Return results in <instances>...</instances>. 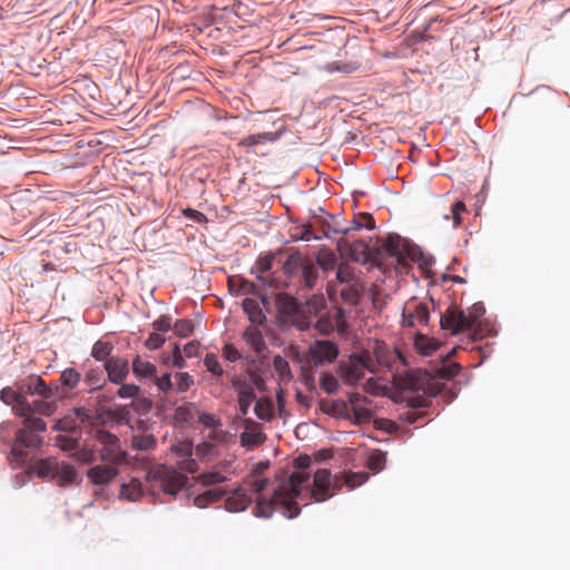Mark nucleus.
Listing matches in <instances>:
<instances>
[{
	"instance_id": "nucleus-1",
	"label": "nucleus",
	"mask_w": 570,
	"mask_h": 570,
	"mask_svg": "<svg viewBox=\"0 0 570 570\" xmlns=\"http://www.w3.org/2000/svg\"><path fill=\"white\" fill-rule=\"evenodd\" d=\"M312 460L308 455H299L293 461L296 471L291 474L282 471L278 485L274 489L271 499L258 498L254 509L256 517L268 518L276 509H282L283 514L288 519L299 514V507L296 498L301 495L303 487H309V473L305 470L311 466Z\"/></svg>"
},
{
	"instance_id": "nucleus-2",
	"label": "nucleus",
	"mask_w": 570,
	"mask_h": 570,
	"mask_svg": "<svg viewBox=\"0 0 570 570\" xmlns=\"http://www.w3.org/2000/svg\"><path fill=\"white\" fill-rule=\"evenodd\" d=\"M485 308L481 302L474 303L466 311L456 306H450L441 316L440 324L455 335L461 332L473 330L479 320L484 315Z\"/></svg>"
},
{
	"instance_id": "nucleus-3",
	"label": "nucleus",
	"mask_w": 570,
	"mask_h": 570,
	"mask_svg": "<svg viewBox=\"0 0 570 570\" xmlns=\"http://www.w3.org/2000/svg\"><path fill=\"white\" fill-rule=\"evenodd\" d=\"M23 417V428L17 432L11 450L12 455L19 462L26 459L27 449H37L42 444V436L39 435V432H45L47 429L46 422L40 417H30V415Z\"/></svg>"
},
{
	"instance_id": "nucleus-4",
	"label": "nucleus",
	"mask_w": 570,
	"mask_h": 570,
	"mask_svg": "<svg viewBox=\"0 0 570 570\" xmlns=\"http://www.w3.org/2000/svg\"><path fill=\"white\" fill-rule=\"evenodd\" d=\"M365 372H374V360L370 350L352 354L346 361H341L336 367L337 375L348 385L358 383Z\"/></svg>"
},
{
	"instance_id": "nucleus-5",
	"label": "nucleus",
	"mask_w": 570,
	"mask_h": 570,
	"mask_svg": "<svg viewBox=\"0 0 570 570\" xmlns=\"http://www.w3.org/2000/svg\"><path fill=\"white\" fill-rule=\"evenodd\" d=\"M341 479L338 476L332 478L331 471L327 469H318L313 476V483L306 489L309 498L315 502H324L335 495L340 490Z\"/></svg>"
},
{
	"instance_id": "nucleus-6",
	"label": "nucleus",
	"mask_w": 570,
	"mask_h": 570,
	"mask_svg": "<svg viewBox=\"0 0 570 570\" xmlns=\"http://www.w3.org/2000/svg\"><path fill=\"white\" fill-rule=\"evenodd\" d=\"M94 439L99 445L97 452L102 463L119 465L126 461V452L121 450L117 435L98 429L94 432Z\"/></svg>"
},
{
	"instance_id": "nucleus-7",
	"label": "nucleus",
	"mask_w": 570,
	"mask_h": 570,
	"mask_svg": "<svg viewBox=\"0 0 570 570\" xmlns=\"http://www.w3.org/2000/svg\"><path fill=\"white\" fill-rule=\"evenodd\" d=\"M148 482H157L164 493L175 497L186 484L188 478L175 469L158 465L147 474Z\"/></svg>"
},
{
	"instance_id": "nucleus-8",
	"label": "nucleus",
	"mask_w": 570,
	"mask_h": 570,
	"mask_svg": "<svg viewBox=\"0 0 570 570\" xmlns=\"http://www.w3.org/2000/svg\"><path fill=\"white\" fill-rule=\"evenodd\" d=\"M374 360V374L381 370H392L399 362L406 365V360L397 348H392L382 341H375L370 350Z\"/></svg>"
},
{
	"instance_id": "nucleus-9",
	"label": "nucleus",
	"mask_w": 570,
	"mask_h": 570,
	"mask_svg": "<svg viewBox=\"0 0 570 570\" xmlns=\"http://www.w3.org/2000/svg\"><path fill=\"white\" fill-rule=\"evenodd\" d=\"M19 390L24 394L39 395L42 399H51L60 394V387L57 384H47L39 375H29L26 377Z\"/></svg>"
},
{
	"instance_id": "nucleus-10",
	"label": "nucleus",
	"mask_w": 570,
	"mask_h": 570,
	"mask_svg": "<svg viewBox=\"0 0 570 570\" xmlns=\"http://www.w3.org/2000/svg\"><path fill=\"white\" fill-rule=\"evenodd\" d=\"M404 249L403 239L399 235H389L380 246L375 247L373 263L380 267L386 257H395L397 262H401Z\"/></svg>"
},
{
	"instance_id": "nucleus-11",
	"label": "nucleus",
	"mask_w": 570,
	"mask_h": 570,
	"mask_svg": "<svg viewBox=\"0 0 570 570\" xmlns=\"http://www.w3.org/2000/svg\"><path fill=\"white\" fill-rule=\"evenodd\" d=\"M131 430L132 435L130 445L134 450L150 451L155 449L157 440L151 431V425L148 422L138 420Z\"/></svg>"
},
{
	"instance_id": "nucleus-12",
	"label": "nucleus",
	"mask_w": 570,
	"mask_h": 570,
	"mask_svg": "<svg viewBox=\"0 0 570 570\" xmlns=\"http://www.w3.org/2000/svg\"><path fill=\"white\" fill-rule=\"evenodd\" d=\"M430 320L429 307L424 303L409 302L403 307L402 325L404 327H416L428 325Z\"/></svg>"
},
{
	"instance_id": "nucleus-13",
	"label": "nucleus",
	"mask_w": 570,
	"mask_h": 570,
	"mask_svg": "<svg viewBox=\"0 0 570 570\" xmlns=\"http://www.w3.org/2000/svg\"><path fill=\"white\" fill-rule=\"evenodd\" d=\"M308 355L315 366L332 363L338 355V346L328 340L316 341L309 347Z\"/></svg>"
},
{
	"instance_id": "nucleus-14",
	"label": "nucleus",
	"mask_w": 570,
	"mask_h": 570,
	"mask_svg": "<svg viewBox=\"0 0 570 570\" xmlns=\"http://www.w3.org/2000/svg\"><path fill=\"white\" fill-rule=\"evenodd\" d=\"M230 385L237 393L240 414L246 415L250 404L256 397L252 383L248 382L244 376L234 375L230 377Z\"/></svg>"
},
{
	"instance_id": "nucleus-15",
	"label": "nucleus",
	"mask_w": 570,
	"mask_h": 570,
	"mask_svg": "<svg viewBox=\"0 0 570 570\" xmlns=\"http://www.w3.org/2000/svg\"><path fill=\"white\" fill-rule=\"evenodd\" d=\"M337 249L341 253L348 252L351 257L356 262H373L375 256V247H370L364 240H355L350 243L346 238L337 242Z\"/></svg>"
},
{
	"instance_id": "nucleus-16",
	"label": "nucleus",
	"mask_w": 570,
	"mask_h": 570,
	"mask_svg": "<svg viewBox=\"0 0 570 570\" xmlns=\"http://www.w3.org/2000/svg\"><path fill=\"white\" fill-rule=\"evenodd\" d=\"M119 474L117 464L102 463L91 466L86 476L95 485H107Z\"/></svg>"
},
{
	"instance_id": "nucleus-17",
	"label": "nucleus",
	"mask_w": 570,
	"mask_h": 570,
	"mask_svg": "<svg viewBox=\"0 0 570 570\" xmlns=\"http://www.w3.org/2000/svg\"><path fill=\"white\" fill-rule=\"evenodd\" d=\"M0 399L8 405H12L14 413L18 416L30 415V403L27 401L26 395L20 391H14L11 387H6L0 392Z\"/></svg>"
},
{
	"instance_id": "nucleus-18",
	"label": "nucleus",
	"mask_w": 570,
	"mask_h": 570,
	"mask_svg": "<svg viewBox=\"0 0 570 570\" xmlns=\"http://www.w3.org/2000/svg\"><path fill=\"white\" fill-rule=\"evenodd\" d=\"M104 368L107 372V380L115 384H121L129 373L128 361L118 356L106 360Z\"/></svg>"
},
{
	"instance_id": "nucleus-19",
	"label": "nucleus",
	"mask_w": 570,
	"mask_h": 570,
	"mask_svg": "<svg viewBox=\"0 0 570 570\" xmlns=\"http://www.w3.org/2000/svg\"><path fill=\"white\" fill-rule=\"evenodd\" d=\"M147 488L140 479L130 478L128 482H124L120 487L119 498L130 502L140 500L146 494Z\"/></svg>"
},
{
	"instance_id": "nucleus-20",
	"label": "nucleus",
	"mask_w": 570,
	"mask_h": 570,
	"mask_svg": "<svg viewBox=\"0 0 570 570\" xmlns=\"http://www.w3.org/2000/svg\"><path fill=\"white\" fill-rule=\"evenodd\" d=\"M464 213H466L465 204L462 200H456L441 213V220L444 225L451 223L452 228H458L462 224Z\"/></svg>"
},
{
	"instance_id": "nucleus-21",
	"label": "nucleus",
	"mask_w": 570,
	"mask_h": 570,
	"mask_svg": "<svg viewBox=\"0 0 570 570\" xmlns=\"http://www.w3.org/2000/svg\"><path fill=\"white\" fill-rule=\"evenodd\" d=\"M252 498L242 488H237L225 501L226 510L230 512L244 511L250 503Z\"/></svg>"
},
{
	"instance_id": "nucleus-22",
	"label": "nucleus",
	"mask_w": 570,
	"mask_h": 570,
	"mask_svg": "<svg viewBox=\"0 0 570 570\" xmlns=\"http://www.w3.org/2000/svg\"><path fill=\"white\" fill-rule=\"evenodd\" d=\"M266 436L259 431L254 422H248L245 431L240 434V443L248 449L256 448L265 441Z\"/></svg>"
},
{
	"instance_id": "nucleus-23",
	"label": "nucleus",
	"mask_w": 570,
	"mask_h": 570,
	"mask_svg": "<svg viewBox=\"0 0 570 570\" xmlns=\"http://www.w3.org/2000/svg\"><path fill=\"white\" fill-rule=\"evenodd\" d=\"M243 338L257 354L267 348L264 336L256 326L246 327L243 332Z\"/></svg>"
},
{
	"instance_id": "nucleus-24",
	"label": "nucleus",
	"mask_w": 570,
	"mask_h": 570,
	"mask_svg": "<svg viewBox=\"0 0 570 570\" xmlns=\"http://www.w3.org/2000/svg\"><path fill=\"white\" fill-rule=\"evenodd\" d=\"M59 462L56 458L41 459L36 461L31 469L40 478L53 479L58 471Z\"/></svg>"
},
{
	"instance_id": "nucleus-25",
	"label": "nucleus",
	"mask_w": 570,
	"mask_h": 570,
	"mask_svg": "<svg viewBox=\"0 0 570 570\" xmlns=\"http://www.w3.org/2000/svg\"><path fill=\"white\" fill-rule=\"evenodd\" d=\"M274 262V255H267L265 257H261L256 262V269L258 272L257 278L265 285H268L269 287H277L276 284H274L273 277L269 275V272L273 267Z\"/></svg>"
},
{
	"instance_id": "nucleus-26",
	"label": "nucleus",
	"mask_w": 570,
	"mask_h": 570,
	"mask_svg": "<svg viewBox=\"0 0 570 570\" xmlns=\"http://www.w3.org/2000/svg\"><path fill=\"white\" fill-rule=\"evenodd\" d=\"M301 285L306 289H313L316 286L318 279V269L314 262L309 258L299 271Z\"/></svg>"
},
{
	"instance_id": "nucleus-27",
	"label": "nucleus",
	"mask_w": 570,
	"mask_h": 570,
	"mask_svg": "<svg viewBox=\"0 0 570 570\" xmlns=\"http://www.w3.org/2000/svg\"><path fill=\"white\" fill-rule=\"evenodd\" d=\"M106 382L107 379L104 376V371L99 367L89 368L85 373L83 383L87 386V392L89 393L101 390Z\"/></svg>"
},
{
	"instance_id": "nucleus-28",
	"label": "nucleus",
	"mask_w": 570,
	"mask_h": 570,
	"mask_svg": "<svg viewBox=\"0 0 570 570\" xmlns=\"http://www.w3.org/2000/svg\"><path fill=\"white\" fill-rule=\"evenodd\" d=\"M309 259L307 256H303L301 252L293 250L283 265L284 273L288 276H293L298 273L305 263Z\"/></svg>"
},
{
	"instance_id": "nucleus-29",
	"label": "nucleus",
	"mask_w": 570,
	"mask_h": 570,
	"mask_svg": "<svg viewBox=\"0 0 570 570\" xmlns=\"http://www.w3.org/2000/svg\"><path fill=\"white\" fill-rule=\"evenodd\" d=\"M57 470L53 480H57L62 487L71 484L77 476L76 468L66 462H59Z\"/></svg>"
},
{
	"instance_id": "nucleus-30",
	"label": "nucleus",
	"mask_w": 570,
	"mask_h": 570,
	"mask_svg": "<svg viewBox=\"0 0 570 570\" xmlns=\"http://www.w3.org/2000/svg\"><path fill=\"white\" fill-rule=\"evenodd\" d=\"M414 346L420 354L428 356L438 350L439 342L419 333L414 338Z\"/></svg>"
},
{
	"instance_id": "nucleus-31",
	"label": "nucleus",
	"mask_w": 570,
	"mask_h": 570,
	"mask_svg": "<svg viewBox=\"0 0 570 570\" xmlns=\"http://www.w3.org/2000/svg\"><path fill=\"white\" fill-rule=\"evenodd\" d=\"M242 306L252 323L262 324L264 322L265 315L255 299L245 298Z\"/></svg>"
},
{
	"instance_id": "nucleus-32",
	"label": "nucleus",
	"mask_w": 570,
	"mask_h": 570,
	"mask_svg": "<svg viewBox=\"0 0 570 570\" xmlns=\"http://www.w3.org/2000/svg\"><path fill=\"white\" fill-rule=\"evenodd\" d=\"M273 367L278 376L279 382L288 383L293 379L289 363L281 355H275L273 358Z\"/></svg>"
},
{
	"instance_id": "nucleus-33",
	"label": "nucleus",
	"mask_w": 570,
	"mask_h": 570,
	"mask_svg": "<svg viewBox=\"0 0 570 570\" xmlns=\"http://www.w3.org/2000/svg\"><path fill=\"white\" fill-rule=\"evenodd\" d=\"M225 495V491L215 488L205 491L194 499V504L200 509L206 508L209 503L219 501Z\"/></svg>"
},
{
	"instance_id": "nucleus-34",
	"label": "nucleus",
	"mask_w": 570,
	"mask_h": 570,
	"mask_svg": "<svg viewBox=\"0 0 570 570\" xmlns=\"http://www.w3.org/2000/svg\"><path fill=\"white\" fill-rule=\"evenodd\" d=\"M132 372L138 377H154L156 375V366L140 356H136L132 361Z\"/></svg>"
},
{
	"instance_id": "nucleus-35",
	"label": "nucleus",
	"mask_w": 570,
	"mask_h": 570,
	"mask_svg": "<svg viewBox=\"0 0 570 570\" xmlns=\"http://www.w3.org/2000/svg\"><path fill=\"white\" fill-rule=\"evenodd\" d=\"M49 399L36 400L30 403V415L33 413L42 414L46 416H50L58 409L57 401H48Z\"/></svg>"
},
{
	"instance_id": "nucleus-36",
	"label": "nucleus",
	"mask_w": 570,
	"mask_h": 570,
	"mask_svg": "<svg viewBox=\"0 0 570 570\" xmlns=\"http://www.w3.org/2000/svg\"><path fill=\"white\" fill-rule=\"evenodd\" d=\"M59 381L63 389L73 390L80 383L81 375L77 370L68 367L61 372Z\"/></svg>"
},
{
	"instance_id": "nucleus-37",
	"label": "nucleus",
	"mask_w": 570,
	"mask_h": 570,
	"mask_svg": "<svg viewBox=\"0 0 570 570\" xmlns=\"http://www.w3.org/2000/svg\"><path fill=\"white\" fill-rule=\"evenodd\" d=\"M112 350H114V345L110 342L99 340L92 346L91 356L96 361L106 362V360L111 357L110 354H111Z\"/></svg>"
},
{
	"instance_id": "nucleus-38",
	"label": "nucleus",
	"mask_w": 570,
	"mask_h": 570,
	"mask_svg": "<svg viewBox=\"0 0 570 570\" xmlns=\"http://www.w3.org/2000/svg\"><path fill=\"white\" fill-rule=\"evenodd\" d=\"M276 139V135L273 132H261L256 135H249L244 137L238 145L242 147H253L259 144H266L268 141H274Z\"/></svg>"
},
{
	"instance_id": "nucleus-39",
	"label": "nucleus",
	"mask_w": 570,
	"mask_h": 570,
	"mask_svg": "<svg viewBox=\"0 0 570 570\" xmlns=\"http://www.w3.org/2000/svg\"><path fill=\"white\" fill-rule=\"evenodd\" d=\"M337 264L336 255L327 249L320 250L316 258V266H320L324 272L334 269Z\"/></svg>"
},
{
	"instance_id": "nucleus-40",
	"label": "nucleus",
	"mask_w": 570,
	"mask_h": 570,
	"mask_svg": "<svg viewBox=\"0 0 570 570\" xmlns=\"http://www.w3.org/2000/svg\"><path fill=\"white\" fill-rule=\"evenodd\" d=\"M336 279L341 284H345V285L357 283V279L354 274V268L346 263H341L337 266Z\"/></svg>"
},
{
	"instance_id": "nucleus-41",
	"label": "nucleus",
	"mask_w": 570,
	"mask_h": 570,
	"mask_svg": "<svg viewBox=\"0 0 570 570\" xmlns=\"http://www.w3.org/2000/svg\"><path fill=\"white\" fill-rule=\"evenodd\" d=\"M204 365L208 372H210L217 379H220L225 371L218 361V357L214 353H207L204 357Z\"/></svg>"
},
{
	"instance_id": "nucleus-42",
	"label": "nucleus",
	"mask_w": 570,
	"mask_h": 570,
	"mask_svg": "<svg viewBox=\"0 0 570 570\" xmlns=\"http://www.w3.org/2000/svg\"><path fill=\"white\" fill-rule=\"evenodd\" d=\"M386 463V455L380 450L372 452L367 459V468L373 472H380L384 469Z\"/></svg>"
},
{
	"instance_id": "nucleus-43",
	"label": "nucleus",
	"mask_w": 570,
	"mask_h": 570,
	"mask_svg": "<svg viewBox=\"0 0 570 570\" xmlns=\"http://www.w3.org/2000/svg\"><path fill=\"white\" fill-rule=\"evenodd\" d=\"M354 227L352 229L358 230L361 228H367L373 229L375 227L374 218L371 214L364 213L360 214L355 219L353 220ZM351 230V228H346L343 234L347 235V233Z\"/></svg>"
},
{
	"instance_id": "nucleus-44",
	"label": "nucleus",
	"mask_w": 570,
	"mask_h": 570,
	"mask_svg": "<svg viewBox=\"0 0 570 570\" xmlns=\"http://www.w3.org/2000/svg\"><path fill=\"white\" fill-rule=\"evenodd\" d=\"M341 297L350 305H356L360 298L357 283L348 284L341 291Z\"/></svg>"
},
{
	"instance_id": "nucleus-45",
	"label": "nucleus",
	"mask_w": 570,
	"mask_h": 570,
	"mask_svg": "<svg viewBox=\"0 0 570 570\" xmlns=\"http://www.w3.org/2000/svg\"><path fill=\"white\" fill-rule=\"evenodd\" d=\"M320 386L326 393L333 394L338 390L340 384H338L337 379L333 374L325 372V373H322V375H321Z\"/></svg>"
},
{
	"instance_id": "nucleus-46",
	"label": "nucleus",
	"mask_w": 570,
	"mask_h": 570,
	"mask_svg": "<svg viewBox=\"0 0 570 570\" xmlns=\"http://www.w3.org/2000/svg\"><path fill=\"white\" fill-rule=\"evenodd\" d=\"M56 445L62 451H75L78 449V438L59 434L56 436Z\"/></svg>"
},
{
	"instance_id": "nucleus-47",
	"label": "nucleus",
	"mask_w": 570,
	"mask_h": 570,
	"mask_svg": "<svg viewBox=\"0 0 570 570\" xmlns=\"http://www.w3.org/2000/svg\"><path fill=\"white\" fill-rule=\"evenodd\" d=\"M71 458L82 464H88V463H92L97 456H96V452L92 449L82 448V449L75 450L71 453Z\"/></svg>"
},
{
	"instance_id": "nucleus-48",
	"label": "nucleus",
	"mask_w": 570,
	"mask_h": 570,
	"mask_svg": "<svg viewBox=\"0 0 570 570\" xmlns=\"http://www.w3.org/2000/svg\"><path fill=\"white\" fill-rule=\"evenodd\" d=\"M78 428L79 424L71 413L57 421L53 426V429L65 432H75Z\"/></svg>"
},
{
	"instance_id": "nucleus-49",
	"label": "nucleus",
	"mask_w": 570,
	"mask_h": 570,
	"mask_svg": "<svg viewBox=\"0 0 570 570\" xmlns=\"http://www.w3.org/2000/svg\"><path fill=\"white\" fill-rule=\"evenodd\" d=\"M198 479L202 482V484H204L206 487L218 484V483L225 482L227 480V478L224 474H222L219 471H209V472L203 473L198 476Z\"/></svg>"
},
{
	"instance_id": "nucleus-50",
	"label": "nucleus",
	"mask_w": 570,
	"mask_h": 570,
	"mask_svg": "<svg viewBox=\"0 0 570 570\" xmlns=\"http://www.w3.org/2000/svg\"><path fill=\"white\" fill-rule=\"evenodd\" d=\"M175 379V385L178 392H186L194 384L193 376L187 372H177Z\"/></svg>"
},
{
	"instance_id": "nucleus-51",
	"label": "nucleus",
	"mask_w": 570,
	"mask_h": 570,
	"mask_svg": "<svg viewBox=\"0 0 570 570\" xmlns=\"http://www.w3.org/2000/svg\"><path fill=\"white\" fill-rule=\"evenodd\" d=\"M196 412L198 413V422L203 424L205 428H222V421L215 414L198 411Z\"/></svg>"
},
{
	"instance_id": "nucleus-52",
	"label": "nucleus",
	"mask_w": 570,
	"mask_h": 570,
	"mask_svg": "<svg viewBox=\"0 0 570 570\" xmlns=\"http://www.w3.org/2000/svg\"><path fill=\"white\" fill-rule=\"evenodd\" d=\"M173 328L178 336L187 337L193 334L194 324L190 320H178Z\"/></svg>"
},
{
	"instance_id": "nucleus-53",
	"label": "nucleus",
	"mask_w": 570,
	"mask_h": 570,
	"mask_svg": "<svg viewBox=\"0 0 570 570\" xmlns=\"http://www.w3.org/2000/svg\"><path fill=\"white\" fill-rule=\"evenodd\" d=\"M196 411L194 404L178 406L175 411V417L179 422H188L193 419V412Z\"/></svg>"
},
{
	"instance_id": "nucleus-54",
	"label": "nucleus",
	"mask_w": 570,
	"mask_h": 570,
	"mask_svg": "<svg viewBox=\"0 0 570 570\" xmlns=\"http://www.w3.org/2000/svg\"><path fill=\"white\" fill-rule=\"evenodd\" d=\"M255 414L261 420H269L273 416V411L269 403H265L264 401L259 400L255 404Z\"/></svg>"
},
{
	"instance_id": "nucleus-55",
	"label": "nucleus",
	"mask_w": 570,
	"mask_h": 570,
	"mask_svg": "<svg viewBox=\"0 0 570 570\" xmlns=\"http://www.w3.org/2000/svg\"><path fill=\"white\" fill-rule=\"evenodd\" d=\"M367 480L365 473H348L345 476L344 483L352 490L355 487L363 484Z\"/></svg>"
},
{
	"instance_id": "nucleus-56",
	"label": "nucleus",
	"mask_w": 570,
	"mask_h": 570,
	"mask_svg": "<svg viewBox=\"0 0 570 570\" xmlns=\"http://www.w3.org/2000/svg\"><path fill=\"white\" fill-rule=\"evenodd\" d=\"M165 343V337L161 333L153 332L149 334L145 342V346L148 350H157Z\"/></svg>"
},
{
	"instance_id": "nucleus-57",
	"label": "nucleus",
	"mask_w": 570,
	"mask_h": 570,
	"mask_svg": "<svg viewBox=\"0 0 570 570\" xmlns=\"http://www.w3.org/2000/svg\"><path fill=\"white\" fill-rule=\"evenodd\" d=\"M222 354L228 362H236L242 357L240 352L233 344H225L223 346Z\"/></svg>"
},
{
	"instance_id": "nucleus-58",
	"label": "nucleus",
	"mask_w": 570,
	"mask_h": 570,
	"mask_svg": "<svg viewBox=\"0 0 570 570\" xmlns=\"http://www.w3.org/2000/svg\"><path fill=\"white\" fill-rule=\"evenodd\" d=\"M153 327L158 333H166L171 328V320L169 316L163 315L153 322Z\"/></svg>"
},
{
	"instance_id": "nucleus-59",
	"label": "nucleus",
	"mask_w": 570,
	"mask_h": 570,
	"mask_svg": "<svg viewBox=\"0 0 570 570\" xmlns=\"http://www.w3.org/2000/svg\"><path fill=\"white\" fill-rule=\"evenodd\" d=\"M139 392V387L134 384H122L119 387L117 394L122 399H131L135 397Z\"/></svg>"
},
{
	"instance_id": "nucleus-60",
	"label": "nucleus",
	"mask_w": 570,
	"mask_h": 570,
	"mask_svg": "<svg viewBox=\"0 0 570 570\" xmlns=\"http://www.w3.org/2000/svg\"><path fill=\"white\" fill-rule=\"evenodd\" d=\"M156 385L157 387L161 391V392H169L173 390V382H171V376L169 373H165L164 375H161L160 377H157L156 379Z\"/></svg>"
},
{
	"instance_id": "nucleus-61",
	"label": "nucleus",
	"mask_w": 570,
	"mask_h": 570,
	"mask_svg": "<svg viewBox=\"0 0 570 570\" xmlns=\"http://www.w3.org/2000/svg\"><path fill=\"white\" fill-rule=\"evenodd\" d=\"M266 485H267V479H265L261 475L252 476V480L249 482V488L255 493H261L262 491H264Z\"/></svg>"
},
{
	"instance_id": "nucleus-62",
	"label": "nucleus",
	"mask_w": 570,
	"mask_h": 570,
	"mask_svg": "<svg viewBox=\"0 0 570 570\" xmlns=\"http://www.w3.org/2000/svg\"><path fill=\"white\" fill-rule=\"evenodd\" d=\"M71 414L78 422L79 426L91 417L90 412L85 407H76L72 410Z\"/></svg>"
},
{
	"instance_id": "nucleus-63",
	"label": "nucleus",
	"mask_w": 570,
	"mask_h": 570,
	"mask_svg": "<svg viewBox=\"0 0 570 570\" xmlns=\"http://www.w3.org/2000/svg\"><path fill=\"white\" fill-rule=\"evenodd\" d=\"M173 365L177 368H183L185 367L186 365V362L183 357V354H181V351H180V347L178 344H175L174 345V350H173Z\"/></svg>"
},
{
	"instance_id": "nucleus-64",
	"label": "nucleus",
	"mask_w": 570,
	"mask_h": 570,
	"mask_svg": "<svg viewBox=\"0 0 570 570\" xmlns=\"http://www.w3.org/2000/svg\"><path fill=\"white\" fill-rule=\"evenodd\" d=\"M352 411L358 422L370 421V419L372 416V412L370 410H367L366 407H363L362 405L353 409Z\"/></svg>"
}]
</instances>
